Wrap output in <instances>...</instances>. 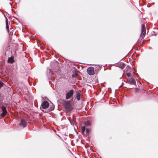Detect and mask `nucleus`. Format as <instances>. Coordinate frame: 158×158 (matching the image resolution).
<instances>
[{"instance_id": "nucleus-1", "label": "nucleus", "mask_w": 158, "mask_h": 158, "mask_svg": "<svg viewBox=\"0 0 158 158\" xmlns=\"http://www.w3.org/2000/svg\"><path fill=\"white\" fill-rule=\"evenodd\" d=\"M64 106L67 112H70L73 110L71 104L69 101H66L64 103Z\"/></svg>"}, {"instance_id": "nucleus-2", "label": "nucleus", "mask_w": 158, "mask_h": 158, "mask_svg": "<svg viewBox=\"0 0 158 158\" xmlns=\"http://www.w3.org/2000/svg\"><path fill=\"white\" fill-rule=\"evenodd\" d=\"M74 90L73 89H70L66 94V99L68 100L73 95Z\"/></svg>"}, {"instance_id": "nucleus-3", "label": "nucleus", "mask_w": 158, "mask_h": 158, "mask_svg": "<svg viewBox=\"0 0 158 158\" xmlns=\"http://www.w3.org/2000/svg\"><path fill=\"white\" fill-rule=\"evenodd\" d=\"M146 30L145 26L144 24H143L142 25V32L140 35V37L143 38L144 37Z\"/></svg>"}, {"instance_id": "nucleus-4", "label": "nucleus", "mask_w": 158, "mask_h": 158, "mask_svg": "<svg viewBox=\"0 0 158 158\" xmlns=\"http://www.w3.org/2000/svg\"><path fill=\"white\" fill-rule=\"evenodd\" d=\"M126 83H128L129 84L133 85H135L136 83L135 80L132 77L128 78L127 79V81Z\"/></svg>"}, {"instance_id": "nucleus-5", "label": "nucleus", "mask_w": 158, "mask_h": 158, "mask_svg": "<svg viewBox=\"0 0 158 158\" xmlns=\"http://www.w3.org/2000/svg\"><path fill=\"white\" fill-rule=\"evenodd\" d=\"M41 106L43 109H45L48 107L49 104L47 101H44L42 103Z\"/></svg>"}, {"instance_id": "nucleus-6", "label": "nucleus", "mask_w": 158, "mask_h": 158, "mask_svg": "<svg viewBox=\"0 0 158 158\" xmlns=\"http://www.w3.org/2000/svg\"><path fill=\"white\" fill-rule=\"evenodd\" d=\"M82 132L81 134H84L85 133H85L86 134H89V129L85 128V126H82L81 127Z\"/></svg>"}, {"instance_id": "nucleus-7", "label": "nucleus", "mask_w": 158, "mask_h": 158, "mask_svg": "<svg viewBox=\"0 0 158 158\" xmlns=\"http://www.w3.org/2000/svg\"><path fill=\"white\" fill-rule=\"evenodd\" d=\"M19 125L20 126H22L23 128L27 126V123L25 120L24 119H22L21 121V122L19 123Z\"/></svg>"}, {"instance_id": "nucleus-8", "label": "nucleus", "mask_w": 158, "mask_h": 158, "mask_svg": "<svg viewBox=\"0 0 158 158\" xmlns=\"http://www.w3.org/2000/svg\"><path fill=\"white\" fill-rule=\"evenodd\" d=\"M76 93V98L77 101H79L80 100L81 98L82 97V95L78 91Z\"/></svg>"}, {"instance_id": "nucleus-9", "label": "nucleus", "mask_w": 158, "mask_h": 158, "mask_svg": "<svg viewBox=\"0 0 158 158\" xmlns=\"http://www.w3.org/2000/svg\"><path fill=\"white\" fill-rule=\"evenodd\" d=\"M94 73V68L93 67H89V75H93Z\"/></svg>"}, {"instance_id": "nucleus-10", "label": "nucleus", "mask_w": 158, "mask_h": 158, "mask_svg": "<svg viewBox=\"0 0 158 158\" xmlns=\"http://www.w3.org/2000/svg\"><path fill=\"white\" fill-rule=\"evenodd\" d=\"M14 62V57L12 56H11L8 58V62L10 63H13Z\"/></svg>"}, {"instance_id": "nucleus-11", "label": "nucleus", "mask_w": 158, "mask_h": 158, "mask_svg": "<svg viewBox=\"0 0 158 158\" xmlns=\"http://www.w3.org/2000/svg\"><path fill=\"white\" fill-rule=\"evenodd\" d=\"M124 66L125 64L122 62H120L117 64L118 67L122 69H123L124 68Z\"/></svg>"}, {"instance_id": "nucleus-12", "label": "nucleus", "mask_w": 158, "mask_h": 158, "mask_svg": "<svg viewBox=\"0 0 158 158\" xmlns=\"http://www.w3.org/2000/svg\"><path fill=\"white\" fill-rule=\"evenodd\" d=\"M46 73L47 75L48 76H49L52 75V73H51V70L48 68L47 69Z\"/></svg>"}, {"instance_id": "nucleus-13", "label": "nucleus", "mask_w": 158, "mask_h": 158, "mask_svg": "<svg viewBox=\"0 0 158 158\" xmlns=\"http://www.w3.org/2000/svg\"><path fill=\"white\" fill-rule=\"evenodd\" d=\"M6 28L7 30V32L8 33H9V25L8 23V21L7 19H6Z\"/></svg>"}, {"instance_id": "nucleus-14", "label": "nucleus", "mask_w": 158, "mask_h": 158, "mask_svg": "<svg viewBox=\"0 0 158 158\" xmlns=\"http://www.w3.org/2000/svg\"><path fill=\"white\" fill-rule=\"evenodd\" d=\"M2 110L3 112L7 114V111L6 110V107L4 106H2L1 107Z\"/></svg>"}, {"instance_id": "nucleus-15", "label": "nucleus", "mask_w": 158, "mask_h": 158, "mask_svg": "<svg viewBox=\"0 0 158 158\" xmlns=\"http://www.w3.org/2000/svg\"><path fill=\"white\" fill-rule=\"evenodd\" d=\"M78 75V73L77 71H75L74 72H73V74L72 75V77L73 78H75Z\"/></svg>"}, {"instance_id": "nucleus-16", "label": "nucleus", "mask_w": 158, "mask_h": 158, "mask_svg": "<svg viewBox=\"0 0 158 158\" xmlns=\"http://www.w3.org/2000/svg\"><path fill=\"white\" fill-rule=\"evenodd\" d=\"M89 126V120H87L86 122H85L83 126H85V128Z\"/></svg>"}, {"instance_id": "nucleus-17", "label": "nucleus", "mask_w": 158, "mask_h": 158, "mask_svg": "<svg viewBox=\"0 0 158 158\" xmlns=\"http://www.w3.org/2000/svg\"><path fill=\"white\" fill-rule=\"evenodd\" d=\"M54 108V106H53V105L52 104V106H51V105L50 106V107L49 109V112H50V111H52V110Z\"/></svg>"}, {"instance_id": "nucleus-18", "label": "nucleus", "mask_w": 158, "mask_h": 158, "mask_svg": "<svg viewBox=\"0 0 158 158\" xmlns=\"http://www.w3.org/2000/svg\"><path fill=\"white\" fill-rule=\"evenodd\" d=\"M6 113H5L2 112V113L0 114V116L1 117H4L6 114Z\"/></svg>"}, {"instance_id": "nucleus-19", "label": "nucleus", "mask_w": 158, "mask_h": 158, "mask_svg": "<svg viewBox=\"0 0 158 158\" xmlns=\"http://www.w3.org/2000/svg\"><path fill=\"white\" fill-rule=\"evenodd\" d=\"M4 85L3 83L2 82L0 81V89L1 88V87L2 86Z\"/></svg>"}, {"instance_id": "nucleus-20", "label": "nucleus", "mask_w": 158, "mask_h": 158, "mask_svg": "<svg viewBox=\"0 0 158 158\" xmlns=\"http://www.w3.org/2000/svg\"><path fill=\"white\" fill-rule=\"evenodd\" d=\"M127 75L128 77H130L131 75V73H127Z\"/></svg>"}, {"instance_id": "nucleus-21", "label": "nucleus", "mask_w": 158, "mask_h": 158, "mask_svg": "<svg viewBox=\"0 0 158 158\" xmlns=\"http://www.w3.org/2000/svg\"><path fill=\"white\" fill-rule=\"evenodd\" d=\"M74 130H75V132H76L77 134H78V132L76 130V129L75 128H74Z\"/></svg>"}, {"instance_id": "nucleus-22", "label": "nucleus", "mask_w": 158, "mask_h": 158, "mask_svg": "<svg viewBox=\"0 0 158 158\" xmlns=\"http://www.w3.org/2000/svg\"><path fill=\"white\" fill-rule=\"evenodd\" d=\"M87 73L89 74V67L87 69Z\"/></svg>"}, {"instance_id": "nucleus-23", "label": "nucleus", "mask_w": 158, "mask_h": 158, "mask_svg": "<svg viewBox=\"0 0 158 158\" xmlns=\"http://www.w3.org/2000/svg\"><path fill=\"white\" fill-rule=\"evenodd\" d=\"M10 3V5L11 7H12V6H11V3Z\"/></svg>"}, {"instance_id": "nucleus-24", "label": "nucleus", "mask_w": 158, "mask_h": 158, "mask_svg": "<svg viewBox=\"0 0 158 158\" xmlns=\"http://www.w3.org/2000/svg\"><path fill=\"white\" fill-rule=\"evenodd\" d=\"M87 138L89 139V136L87 137Z\"/></svg>"}, {"instance_id": "nucleus-25", "label": "nucleus", "mask_w": 158, "mask_h": 158, "mask_svg": "<svg viewBox=\"0 0 158 158\" xmlns=\"http://www.w3.org/2000/svg\"><path fill=\"white\" fill-rule=\"evenodd\" d=\"M85 158H88L87 157H85Z\"/></svg>"}, {"instance_id": "nucleus-26", "label": "nucleus", "mask_w": 158, "mask_h": 158, "mask_svg": "<svg viewBox=\"0 0 158 158\" xmlns=\"http://www.w3.org/2000/svg\"><path fill=\"white\" fill-rule=\"evenodd\" d=\"M87 153H88V154L89 155V154H88V151H87Z\"/></svg>"}]
</instances>
